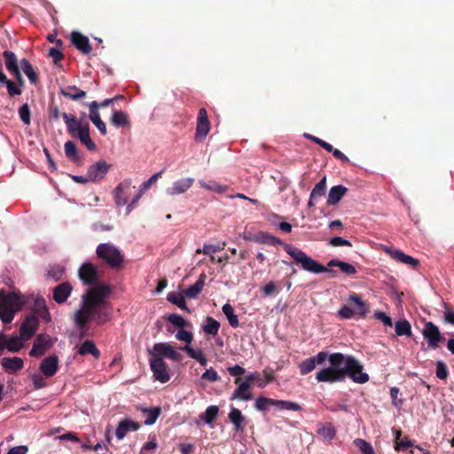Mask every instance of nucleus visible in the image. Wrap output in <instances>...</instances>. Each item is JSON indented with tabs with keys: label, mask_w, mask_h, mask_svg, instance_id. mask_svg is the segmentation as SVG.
Returning <instances> with one entry per match:
<instances>
[{
	"label": "nucleus",
	"mask_w": 454,
	"mask_h": 454,
	"mask_svg": "<svg viewBox=\"0 0 454 454\" xmlns=\"http://www.w3.org/2000/svg\"><path fill=\"white\" fill-rule=\"evenodd\" d=\"M149 363L153 377L161 383H166L170 380L168 365L161 357L151 356Z\"/></svg>",
	"instance_id": "nucleus-8"
},
{
	"label": "nucleus",
	"mask_w": 454,
	"mask_h": 454,
	"mask_svg": "<svg viewBox=\"0 0 454 454\" xmlns=\"http://www.w3.org/2000/svg\"><path fill=\"white\" fill-rule=\"evenodd\" d=\"M111 288L107 285H97L90 287L82 296V302L88 304L96 310H99L104 306L105 300L111 294Z\"/></svg>",
	"instance_id": "nucleus-5"
},
{
	"label": "nucleus",
	"mask_w": 454,
	"mask_h": 454,
	"mask_svg": "<svg viewBox=\"0 0 454 454\" xmlns=\"http://www.w3.org/2000/svg\"><path fill=\"white\" fill-rule=\"evenodd\" d=\"M69 135L73 138H78L81 141V143L83 144L88 148V150H96V145L91 140L90 136V126L88 122H84V124L81 126L76 131Z\"/></svg>",
	"instance_id": "nucleus-15"
},
{
	"label": "nucleus",
	"mask_w": 454,
	"mask_h": 454,
	"mask_svg": "<svg viewBox=\"0 0 454 454\" xmlns=\"http://www.w3.org/2000/svg\"><path fill=\"white\" fill-rule=\"evenodd\" d=\"M111 288L107 285H97L90 287L82 296V302L88 304L96 310H99L104 306L105 300L111 294Z\"/></svg>",
	"instance_id": "nucleus-6"
},
{
	"label": "nucleus",
	"mask_w": 454,
	"mask_h": 454,
	"mask_svg": "<svg viewBox=\"0 0 454 454\" xmlns=\"http://www.w3.org/2000/svg\"><path fill=\"white\" fill-rule=\"evenodd\" d=\"M201 379L209 382H215L220 380V377L218 376L216 371L212 367L206 370V372L202 374Z\"/></svg>",
	"instance_id": "nucleus-63"
},
{
	"label": "nucleus",
	"mask_w": 454,
	"mask_h": 454,
	"mask_svg": "<svg viewBox=\"0 0 454 454\" xmlns=\"http://www.w3.org/2000/svg\"><path fill=\"white\" fill-rule=\"evenodd\" d=\"M223 312L226 316L229 324L231 327L237 328L239 325L238 316L234 313V309L232 306L229 303H226L223 306Z\"/></svg>",
	"instance_id": "nucleus-44"
},
{
	"label": "nucleus",
	"mask_w": 454,
	"mask_h": 454,
	"mask_svg": "<svg viewBox=\"0 0 454 454\" xmlns=\"http://www.w3.org/2000/svg\"><path fill=\"white\" fill-rule=\"evenodd\" d=\"M143 412L146 414V418L145 419V425H153L155 423L156 419L160 416V408L154 407L151 409H143Z\"/></svg>",
	"instance_id": "nucleus-50"
},
{
	"label": "nucleus",
	"mask_w": 454,
	"mask_h": 454,
	"mask_svg": "<svg viewBox=\"0 0 454 454\" xmlns=\"http://www.w3.org/2000/svg\"><path fill=\"white\" fill-rule=\"evenodd\" d=\"M328 267H338L340 271L347 275H354L356 273V270L352 264L336 259L329 261L327 263V268Z\"/></svg>",
	"instance_id": "nucleus-41"
},
{
	"label": "nucleus",
	"mask_w": 454,
	"mask_h": 454,
	"mask_svg": "<svg viewBox=\"0 0 454 454\" xmlns=\"http://www.w3.org/2000/svg\"><path fill=\"white\" fill-rule=\"evenodd\" d=\"M179 349L185 351L188 356L200 363V365L206 366L207 359L201 349L195 350L190 345L180 347Z\"/></svg>",
	"instance_id": "nucleus-37"
},
{
	"label": "nucleus",
	"mask_w": 454,
	"mask_h": 454,
	"mask_svg": "<svg viewBox=\"0 0 454 454\" xmlns=\"http://www.w3.org/2000/svg\"><path fill=\"white\" fill-rule=\"evenodd\" d=\"M96 254L98 259L106 263L111 269L123 268L124 255L112 243H101L97 247Z\"/></svg>",
	"instance_id": "nucleus-4"
},
{
	"label": "nucleus",
	"mask_w": 454,
	"mask_h": 454,
	"mask_svg": "<svg viewBox=\"0 0 454 454\" xmlns=\"http://www.w3.org/2000/svg\"><path fill=\"white\" fill-rule=\"evenodd\" d=\"M92 320L85 315L82 310L78 309L74 314V322L80 329L86 328L88 323Z\"/></svg>",
	"instance_id": "nucleus-55"
},
{
	"label": "nucleus",
	"mask_w": 454,
	"mask_h": 454,
	"mask_svg": "<svg viewBox=\"0 0 454 454\" xmlns=\"http://www.w3.org/2000/svg\"><path fill=\"white\" fill-rule=\"evenodd\" d=\"M274 406H277L283 410H289L294 411H300L302 410L301 406L299 403L286 400L274 399Z\"/></svg>",
	"instance_id": "nucleus-49"
},
{
	"label": "nucleus",
	"mask_w": 454,
	"mask_h": 454,
	"mask_svg": "<svg viewBox=\"0 0 454 454\" xmlns=\"http://www.w3.org/2000/svg\"><path fill=\"white\" fill-rule=\"evenodd\" d=\"M317 434L325 439L331 441L336 435V429L331 423L323 424L318 429Z\"/></svg>",
	"instance_id": "nucleus-45"
},
{
	"label": "nucleus",
	"mask_w": 454,
	"mask_h": 454,
	"mask_svg": "<svg viewBox=\"0 0 454 454\" xmlns=\"http://www.w3.org/2000/svg\"><path fill=\"white\" fill-rule=\"evenodd\" d=\"M229 419L234 425V430L236 432L243 431L246 419L239 409L232 408L229 413Z\"/></svg>",
	"instance_id": "nucleus-32"
},
{
	"label": "nucleus",
	"mask_w": 454,
	"mask_h": 454,
	"mask_svg": "<svg viewBox=\"0 0 454 454\" xmlns=\"http://www.w3.org/2000/svg\"><path fill=\"white\" fill-rule=\"evenodd\" d=\"M0 83L6 86L8 94L12 98L22 93V90L13 81L8 79L2 69H0Z\"/></svg>",
	"instance_id": "nucleus-34"
},
{
	"label": "nucleus",
	"mask_w": 454,
	"mask_h": 454,
	"mask_svg": "<svg viewBox=\"0 0 454 454\" xmlns=\"http://www.w3.org/2000/svg\"><path fill=\"white\" fill-rule=\"evenodd\" d=\"M33 313L31 315H35L37 317H41L46 323L51 322V317L49 312V309L46 305L45 299L43 297H37L34 301V304L32 307Z\"/></svg>",
	"instance_id": "nucleus-18"
},
{
	"label": "nucleus",
	"mask_w": 454,
	"mask_h": 454,
	"mask_svg": "<svg viewBox=\"0 0 454 454\" xmlns=\"http://www.w3.org/2000/svg\"><path fill=\"white\" fill-rule=\"evenodd\" d=\"M19 116L20 118V121L23 122L24 125H30L31 123V112L30 108L27 103L23 104L19 108Z\"/></svg>",
	"instance_id": "nucleus-52"
},
{
	"label": "nucleus",
	"mask_w": 454,
	"mask_h": 454,
	"mask_svg": "<svg viewBox=\"0 0 454 454\" xmlns=\"http://www.w3.org/2000/svg\"><path fill=\"white\" fill-rule=\"evenodd\" d=\"M66 156L73 161H76L79 157L77 153L76 145L73 141H67L64 145Z\"/></svg>",
	"instance_id": "nucleus-51"
},
{
	"label": "nucleus",
	"mask_w": 454,
	"mask_h": 454,
	"mask_svg": "<svg viewBox=\"0 0 454 454\" xmlns=\"http://www.w3.org/2000/svg\"><path fill=\"white\" fill-rule=\"evenodd\" d=\"M110 121L116 128L129 127L130 125L128 114L121 110L114 111Z\"/></svg>",
	"instance_id": "nucleus-38"
},
{
	"label": "nucleus",
	"mask_w": 454,
	"mask_h": 454,
	"mask_svg": "<svg viewBox=\"0 0 454 454\" xmlns=\"http://www.w3.org/2000/svg\"><path fill=\"white\" fill-rule=\"evenodd\" d=\"M72 44L82 54L90 53L92 48L87 36L78 31H73L70 35Z\"/></svg>",
	"instance_id": "nucleus-16"
},
{
	"label": "nucleus",
	"mask_w": 454,
	"mask_h": 454,
	"mask_svg": "<svg viewBox=\"0 0 454 454\" xmlns=\"http://www.w3.org/2000/svg\"><path fill=\"white\" fill-rule=\"evenodd\" d=\"M387 252L391 256V258H393L396 262L410 265L412 268H416L419 264V261L418 259L413 258L408 254H405L403 251L399 249L387 248Z\"/></svg>",
	"instance_id": "nucleus-22"
},
{
	"label": "nucleus",
	"mask_w": 454,
	"mask_h": 454,
	"mask_svg": "<svg viewBox=\"0 0 454 454\" xmlns=\"http://www.w3.org/2000/svg\"><path fill=\"white\" fill-rule=\"evenodd\" d=\"M85 315L90 317L91 319H95L98 324H102L108 319V314L102 309L96 310L92 307H90L88 304H82V308L80 309Z\"/></svg>",
	"instance_id": "nucleus-25"
},
{
	"label": "nucleus",
	"mask_w": 454,
	"mask_h": 454,
	"mask_svg": "<svg viewBox=\"0 0 454 454\" xmlns=\"http://www.w3.org/2000/svg\"><path fill=\"white\" fill-rule=\"evenodd\" d=\"M62 118L65 121L67 129L69 134H73V132L76 131L81 126L84 124V122H82L81 120H78L72 114L63 113Z\"/></svg>",
	"instance_id": "nucleus-39"
},
{
	"label": "nucleus",
	"mask_w": 454,
	"mask_h": 454,
	"mask_svg": "<svg viewBox=\"0 0 454 454\" xmlns=\"http://www.w3.org/2000/svg\"><path fill=\"white\" fill-rule=\"evenodd\" d=\"M436 377L440 380H445L447 379L449 375V371L447 368L446 364L443 361H437L436 362Z\"/></svg>",
	"instance_id": "nucleus-58"
},
{
	"label": "nucleus",
	"mask_w": 454,
	"mask_h": 454,
	"mask_svg": "<svg viewBox=\"0 0 454 454\" xmlns=\"http://www.w3.org/2000/svg\"><path fill=\"white\" fill-rule=\"evenodd\" d=\"M353 444L362 454H375L372 445L364 439L356 438L354 440Z\"/></svg>",
	"instance_id": "nucleus-48"
},
{
	"label": "nucleus",
	"mask_w": 454,
	"mask_h": 454,
	"mask_svg": "<svg viewBox=\"0 0 454 454\" xmlns=\"http://www.w3.org/2000/svg\"><path fill=\"white\" fill-rule=\"evenodd\" d=\"M60 94L64 97L77 101L86 97V91L79 89L75 85H69L60 90Z\"/></svg>",
	"instance_id": "nucleus-29"
},
{
	"label": "nucleus",
	"mask_w": 454,
	"mask_h": 454,
	"mask_svg": "<svg viewBox=\"0 0 454 454\" xmlns=\"http://www.w3.org/2000/svg\"><path fill=\"white\" fill-rule=\"evenodd\" d=\"M64 272V268L62 266L57 265L48 270V276L54 280H59L62 278Z\"/></svg>",
	"instance_id": "nucleus-62"
},
{
	"label": "nucleus",
	"mask_w": 454,
	"mask_h": 454,
	"mask_svg": "<svg viewBox=\"0 0 454 454\" xmlns=\"http://www.w3.org/2000/svg\"><path fill=\"white\" fill-rule=\"evenodd\" d=\"M79 278L85 285H96L98 281V272L91 262H84L79 270Z\"/></svg>",
	"instance_id": "nucleus-12"
},
{
	"label": "nucleus",
	"mask_w": 454,
	"mask_h": 454,
	"mask_svg": "<svg viewBox=\"0 0 454 454\" xmlns=\"http://www.w3.org/2000/svg\"><path fill=\"white\" fill-rule=\"evenodd\" d=\"M130 186H131V181L124 180L123 182H121L120 184H118L115 187L114 193V200H115L117 207H121V206L128 204V202H129L128 198L124 195L126 194L127 191H129L130 189Z\"/></svg>",
	"instance_id": "nucleus-21"
},
{
	"label": "nucleus",
	"mask_w": 454,
	"mask_h": 454,
	"mask_svg": "<svg viewBox=\"0 0 454 454\" xmlns=\"http://www.w3.org/2000/svg\"><path fill=\"white\" fill-rule=\"evenodd\" d=\"M326 192V177L324 176L319 183H317L313 190L311 191L309 200L308 202V207H312L315 205V202L321 197L325 194Z\"/></svg>",
	"instance_id": "nucleus-26"
},
{
	"label": "nucleus",
	"mask_w": 454,
	"mask_h": 454,
	"mask_svg": "<svg viewBox=\"0 0 454 454\" xmlns=\"http://www.w3.org/2000/svg\"><path fill=\"white\" fill-rule=\"evenodd\" d=\"M205 278L206 275L201 274L199 279L188 288H186L184 293L188 298H196L199 294L202 291L205 286Z\"/></svg>",
	"instance_id": "nucleus-35"
},
{
	"label": "nucleus",
	"mask_w": 454,
	"mask_h": 454,
	"mask_svg": "<svg viewBox=\"0 0 454 454\" xmlns=\"http://www.w3.org/2000/svg\"><path fill=\"white\" fill-rule=\"evenodd\" d=\"M349 301H353L356 306L355 313H357L360 317L364 318L369 312L368 304L364 301L357 294L355 293L349 295Z\"/></svg>",
	"instance_id": "nucleus-33"
},
{
	"label": "nucleus",
	"mask_w": 454,
	"mask_h": 454,
	"mask_svg": "<svg viewBox=\"0 0 454 454\" xmlns=\"http://www.w3.org/2000/svg\"><path fill=\"white\" fill-rule=\"evenodd\" d=\"M316 366L317 364L312 357L307 358L299 364L300 373L301 375H306L312 372Z\"/></svg>",
	"instance_id": "nucleus-53"
},
{
	"label": "nucleus",
	"mask_w": 454,
	"mask_h": 454,
	"mask_svg": "<svg viewBox=\"0 0 454 454\" xmlns=\"http://www.w3.org/2000/svg\"><path fill=\"white\" fill-rule=\"evenodd\" d=\"M158 447L157 441L155 437H153L151 441L145 442L140 450L139 454H152L153 453Z\"/></svg>",
	"instance_id": "nucleus-59"
},
{
	"label": "nucleus",
	"mask_w": 454,
	"mask_h": 454,
	"mask_svg": "<svg viewBox=\"0 0 454 454\" xmlns=\"http://www.w3.org/2000/svg\"><path fill=\"white\" fill-rule=\"evenodd\" d=\"M176 338L178 340H182L186 342V345H189L193 340V334L192 332L186 331L184 329H180L176 334Z\"/></svg>",
	"instance_id": "nucleus-61"
},
{
	"label": "nucleus",
	"mask_w": 454,
	"mask_h": 454,
	"mask_svg": "<svg viewBox=\"0 0 454 454\" xmlns=\"http://www.w3.org/2000/svg\"><path fill=\"white\" fill-rule=\"evenodd\" d=\"M150 355L160 356L162 359L165 357L175 362H181L183 360V355L168 342L155 343Z\"/></svg>",
	"instance_id": "nucleus-7"
},
{
	"label": "nucleus",
	"mask_w": 454,
	"mask_h": 454,
	"mask_svg": "<svg viewBox=\"0 0 454 454\" xmlns=\"http://www.w3.org/2000/svg\"><path fill=\"white\" fill-rule=\"evenodd\" d=\"M270 406H274V399L260 396L254 403L255 409L261 411L268 410Z\"/></svg>",
	"instance_id": "nucleus-54"
},
{
	"label": "nucleus",
	"mask_w": 454,
	"mask_h": 454,
	"mask_svg": "<svg viewBox=\"0 0 454 454\" xmlns=\"http://www.w3.org/2000/svg\"><path fill=\"white\" fill-rule=\"evenodd\" d=\"M3 56L4 59L5 67L10 74H13L20 70L19 66L20 62L13 51H4L3 52Z\"/></svg>",
	"instance_id": "nucleus-28"
},
{
	"label": "nucleus",
	"mask_w": 454,
	"mask_h": 454,
	"mask_svg": "<svg viewBox=\"0 0 454 454\" xmlns=\"http://www.w3.org/2000/svg\"><path fill=\"white\" fill-rule=\"evenodd\" d=\"M395 330L398 336H411V326L406 319L397 321L395 325Z\"/></svg>",
	"instance_id": "nucleus-42"
},
{
	"label": "nucleus",
	"mask_w": 454,
	"mask_h": 454,
	"mask_svg": "<svg viewBox=\"0 0 454 454\" xmlns=\"http://www.w3.org/2000/svg\"><path fill=\"white\" fill-rule=\"evenodd\" d=\"M235 384H238L239 387L232 393V395H231L232 400L239 399V400L248 401V400L252 399V395L249 392V389L251 388L249 382H247L246 380L241 382V379L237 378L235 380Z\"/></svg>",
	"instance_id": "nucleus-19"
},
{
	"label": "nucleus",
	"mask_w": 454,
	"mask_h": 454,
	"mask_svg": "<svg viewBox=\"0 0 454 454\" xmlns=\"http://www.w3.org/2000/svg\"><path fill=\"white\" fill-rule=\"evenodd\" d=\"M285 251L293 257L295 263L301 265L302 270L312 273L319 274L328 272L332 276H335L336 272L333 270L328 269L326 266L322 265L316 260L307 255L302 250L293 247L289 244H284Z\"/></svg>",
	"instance_id": "nucleus-3"
},
{
	"label": "nucleus",
	"mask_w": 454,
	"mask_h": 454,
	"mask_svg": "<svg viewBox=\"0 0 454 454\" xmlns=\"http://www.w3.org/2000/svg\"><path fill=\"white\" fill-rule=\"evenodd\" d=\"M220 329V323L211 317H207L206 324L203 325V331L210 335L215 336L218 334Z\"/></svg>",
	"instance_id": "nucleus-43"
},
{
	"label": "nucleus",
	"mask_w": 454,
	"mask_h": 454,
	"mask_svg": "<svg viewBox=\"0 0 454 454\" xmlns=\"http://www.w3.org/2000/svg\"><path fill=\"white\" fill-rule=\"evenodd\" d=\"M4 369L9 373H14L21 370L24 366V362L20 357H4L1 362Z\"/></svg>",
	"instance_id": "nucleus-27"
},
{
	"label": "nucleus",
	"mask_w": 454,
	"mask_h": 454,
	"mask_svg": "<svg viewBox=\"0 0 454 454\" xmlns=\"http://www.w3.org/2000/svg\"><path fill=\"white\" fill-rule=\"evenodd\" d=\"M98 108H99V104L97 101H92L89 105V109H90L89 118L90 121L100 118V115L98 113Z\"/></svg>",
	"instance_id": "nucleus-64"
},
{
	"label": "nucleus",
	"mask_w": 454,
	"mask_h": 454,
	"mask_svg": "<svg viewBox=\"0 0 454 454\" xmlns=\"http://www.w3.org/2000/svg\"><path fill=\"white\" fill-rule=\"evenodd\" d=\"M39 320L35 315H27L20 327V334L24 340H30L38 329Z\"/></svg>",
	"instance_id": "nucleus-10"
},
{
	"label": "nucleus",
	"mask_w": 454,
	"mask_h": 454,
	"mask_svg": "<svg viewBox=\"0 0 454 454\" xmlns=\"http://www.w3.org/2000/svg\"><path fill=\"white\" fill-rule=\"evenodd\" d=\"M77 353L81 356H86L90 354L96 359L100 357V350L96 347L93 340H85L79 348Z\"/></svg>",
	"instance_id": "nucleus-31"
},
{
	"label": "nucleus",
	"mask_w": 454,
	"mask_h": 454,
	"mask_svg": "<svg viewBox=\"0 0 454 454\" xmlns=\"http://www.w3.org/2000/svg\"><path fill=\"white\" fill-rule=\"evenodd\" d=\"M194 183V179L188 177L177 180L173 183L172 186L168 188L167 193L174 196L185 192Z\"/></svg>",
	"instance_id": "nucleus-23"
},
{
	"label": "nucleus",
	"mask_w": 454,
	"mask_h": 454,
	"mask_svg": "<svg viewBox=\"0 0 454 454\" xmlns=\"http://www.w3.org/2000/svg\"><path fill=\"white\" fill-rule=\"evenodd\" d=\"M168 321L171 324H173L174 325L177 326V327H180V328H184L187 325V321L183 317H181L180 315H177V314H170L168 317Z\"/></svg>",
	"instance_id": "nucleus-60"
},
{
	"label": "nucleus",
	"mask_w": 454,
	"mask_h": 454,
	"mask_svg": "<svg viewBox=\"0 0 454 454\" xmlns=\"http://www.w3.org/2000/svg\"><path fill=\"white\" fill-rule=\"evenodd\" d=\"M219 408L215 405L208 406L200 418L207 424H211L217 417Z\"/></svg>",
	"instance_id": "nucleus-46"
},
{
	"label": "nucleus",
	"mask_w": 454,
	"mask_h": 454,
	"mask_svg": "<svg viewBox=\"0 0 454 454\" xmlns=\"http://www.w3.org/2000/svg\"><path fill=\"white\" fill-rule=\"evenodd\" d=\"M24 304L25 301L20 292H7L0 289V319L3 323H11Z\"/></svg>",
	"instance_id": "nucleus-2"
},
{
	"label": "nucleus",
	"mask_w": 454,
	"mask_h": 454,
	"mask_svg": "<svg viewBox=\"0 0 454 454\" xmlns=\"http://www.w3.org/2000/svg\"><path fill=\"white\" fill-rule=\"evenodd\" d=\"M311 357L317 365L324 364L326 359L330 363L329 367L323 368L316 373V380L318 382H342L347 377L359 384L366 383L369 380V375L363 372V365L353 356L342 353H333L328 356L327 352L320 351L317 356Z\"/></svg>",
	"instance_id": "nucleus-1"
},
{
	"label": "nucleus",
	"mask_w": 454,
	"mask_h": 454,
	"mask_svg": "<svg viewBox=\"0 0 454 454\" xmlns=\"http://www.w3.org/2000/svg\"><path fill=\"white\" fill-rule=\"evenodd\" d=\"M24 340L20 336L7 337L4 335L5 348L11 352H18L24 347Z\"/></svg>",
	"instance_id": "nucleus-40"
},
{
	"label": "nucleus",
	"mask_w": 454,
	"mask_h": 454,
	"mask_svg": "<svg viewBox=\"0 0 454 454\" xmlns=\"http://www.w3.org/2000/svg\"><path fill=\"white\" fill-rule=\"evenodd\" d=\"M210 130V122L207 118V113L205 108H200L199 110L198 117H197V127L195 138L198 141H202L205 139L207 135Z\"/></svg>",
	"instance_id": "nucleus-11"
},
{
	"label": "nucleus",
	"mask_w": 454,
	"mask_h": 454,
	"mask_svg": "<svg viewBox=\"0 0 454 454\" xmlns=\"http://www.w3.org/2000/svg\"><path fill=\"white\" fill-rule=\"evenodd\" d=\"M422 334L424 338L427 340L428 345L432 348H438L439 343L443 340L438 326L432 322H427L425 324Z\"/></svg>",
	"instance_id": "nucleus-9"
},
{
	"label": "nucleus",
	"mask_w": 454,
	"mask_h": 454,
	"mask_svg": "<svg viewBox=\"0 0 454 454\" xmlns=\"http://www.w3.org/2000/svg\"><path fill=\"white\" fill-rule=\"evenodd\" d=\"M262 373L265 377V380L263 381L258 382V387H261V388H263L264 387H266L267 384L275 380L274 370H272L270 368H266L263 370Z\"/></svg>",
	"instance_id": "nucleus-57"
},
{
	"label": "nucleus",
	"mask_w": 454,
	"mask_h": 454,
	"mask_svg": "<svg viewBox=\"0 0 454 454\" xmlns=\"http://www.w3.org/2000/svg\"><path fill=\"white\" fill-rule=\"evenodd\" d=\"M140 428V424L138 422L130 420V419H123L119 422L118 427L116 428V437L118 439H123L128 432L129 431H137Z\"/></svg>",
	"instance_id": "nucleus-24"
},
{
	"label": "nucleus",
	"mask_w": 454,
	"mask_h": 454,
	"mask_svg": "<svg viewBox=\"0 0 454 454\" xmlns=\"http://www.w3.org/2000/svg\"><path fill=\"white\" fill-rule=\"evenodd\" d=\"M58 369L59 358L56 355L45 357L40 364V371L47 378L54 376Z\"/></svg>",
	"instance_id": "nucleus-17"
},
{
	"label": "nucleus",
	"mask_w": 454,
	"mask_h": 454,
	"mask_svg": "<svg viewBox=\"0 0 454 454\" xmlns=\"http://www.w3.org/2000/svg\"><path fill=\"white\" fill-rule=\"evenodd\" d=\"M111 165L105 160H100L97 163L91 165L88 169V176L90 181L96 182L103 179L107 174Z\"/></svg>",
	"instance_id": "nucleus-14"
},
{
	"label": "nucleus",
	"mask_w": 454,
	"mask_h": 454,
	"mask_svg": "<svg viewBox=\"0 0 454 454\" xmlns=\"http://www.w3.org/2000/svg\"><path fill=\"white\" fill-rule=\"evenodd\" d=\"M348 189L341 184L333 186L328 194L327 203L329 205H336L346 194Z\"/></svg>",
	"instance_id": "nucleus-30"
},
{
	"label": "nucleus",
	"mask_w": 454,
	"mask_h": 454,
	"mask_svg": "<svg viewBox=\"0 0 454 454\" xmlns=\"http://www.w3.org/2000/svg\"><path fill=\"white\" fill-rule=\"evenodd\" d=\"M51 346V338L48 334H38L34 340L29 355L34 357L41 356Z\"/></svg>",
	"instance_id": "nucleus-13"
},
{
	"label": "nucleus",
	"mask_w": 454,
	"mask_h": 454,
	"mask_svg": "<svg viewBox=\"0 0 454 454\" xmlns=\"http://www.w3.org/2000/svg\"><path fill=\"white\" fill-rule=\"evenodd\" d=\"M200 184L201 187H203V188H205L207 190L216 192L218 193L223 192L227 189L226 186L222 185V184H218L217 182H215V181H210L208 183H206V182H203V181H200Z\"/></svg>",
	"instance_id": "nucleus-56"
},
{
	"label": "nucleus",
	"mask_w": 454,
	"mask_h": 454,
	"mask_svg": "<svg viewBox=\"0 0 454 454\" xmlns=\"http://www.w3.org/2000/svg\"><path fill=\"white\" fill-rule=\"evenodd\" d=\"M167 300L169 302L176 305L178 308L190 312L189 309L187 308L186 301L181 294H176L174 292L169 293L167 296Z\"/></svg>",
	"instance_id": "nucleus-47"
},
{
	"label": "nucleus",
	"mask_w": 454,
	"mask_h": 454,
	"mask_svg": "<svg viewBox=\"0 0 454 454\" xmlns=\"http://www.w3.org/2000/svg\"><path fill=\"white\" fill-rule=\"evenodd\" d=\"M73 287L68 282H63L58 285L52 291L53 300L57 303H64L70 296Z\"/></svg>",
	"instance_id": "nucleus-20"
},
{
	"label": "nucleus",
	"mask_w": 454,
	"mask_h": 454,
	"mask_svg": "<svg viewBox=\"0 0 454 454\" xmlns=\"http://www.w3.org/2000/svg\"><path fill=\"white\" fill-rule=\"evenodd\" d=\"M20 68L23 70L24 74L27 76L29 82L32 84H36L39 81L38 74L34 70L31 63L27 59H22L20 61Z\"/></svg>",
	"instance_id": "nucleus-36"
}]
</instances>
